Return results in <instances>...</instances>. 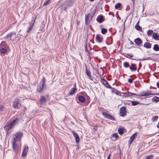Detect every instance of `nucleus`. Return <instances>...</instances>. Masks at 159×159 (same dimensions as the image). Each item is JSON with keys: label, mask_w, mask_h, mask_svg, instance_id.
I'll return each instance as SVG.
<instances>
[{"label": "nucleus", "mask_w": 159, "mask_h": 159, "mask_svg": "<svg viewBox=\"0 0 159 159\" xmlns=\"http://www.w3.org/2000/svg\"><path fill=\"white\" fill-rule=\"evenodd\" d=\"M39 102L40 105H43L44 104L47 102V100L45 97L43 96H41Z\"/></svg>", "instance_id": "nucleus-13"}, {"label": "nucleus", "mask_w": 159, "mask_h": 159, "mask_svg": "<svg viewBox=\"0 0 159 159\" xmlns=\"http://www.w3.org/2000/svg\"><path fill=\"white\" fill-rule=\"evenodd\" d=\"M15 34V33L14 32H12L10 33H9L8 34H7V36L5 37V38H11L12 36V35L13 34Z\"/></svg>", "instance_id": "nucleus-32"}, {"label": "nucleus", "mask_w": 159, "mask_h": 159, "mask_svg": "<svg viewBox=\"0 0 159 159\" xmlns=\"http://www.w3.org/2000/svg\"><path fill=\"white\" fill-rule=\"evenodd\" d=\"M23 136V132L20 131L18 132L13 134V139H21Z\"/></svg>", "instance_id": "nucleus-5"}, {"label": "nucleus", "mask_w": 159, "mask_h": 159, "mask_svg": "<svg viewBox=\"0 0 159 159\" xmlns=\"http://www.w3.org/2000/svg\"><path fill=\"white\" fill-rule=\"evenodd\" d=\"M128 82L130 83H132L133 82V79L131 78H129L128 80Z\"/></svg>", "instance_id": "nucleus-54"}, {"label": "nucleus", "mask_w": 159, "mask_h": 159, "mask_svg": "<svg viewBox=\"0 0 159 159\" xmlns=\"http://www.w3.org/2000/svg\"><path fill=\"white\" fill-rule=\"evenodd\" d=\"M134 140H129V142H128V147H129V148L130 147V145H131V143H132V142L134 141Z\"/></svg>", "instance_id": "nucleus-45"}, {"label": "nucleus", "mask_w": 159, "mask_h": 159, "mask_svg": "<svg viewBox=\"0 0 159 159\" xmlns=\"http://www.w3.org/2000/svg\"><path fill=\"white\" fill-rule=\"evenodd\" d=\"M153 32V31L152 30H149L147 31V34L148 36H151Z\"/></svg>", "instance_id": "nucleus-35"}, {"label": "nucleus", "mask_w": 159, "mask_h": 159, "mask_svg": "<svg viewBox=\"0 0 159 159\" xmlns=\"http://www.w3.org/2000/svg\"><path fill=\"white\" fill-rule=\"evenodd\" d=\"M36 17H33L32 18V20L29 22V25L33 27L34 24Z\"/></svg>", "instance_id": "nucleus-20"}, {"label": "nucleus", "mask_w": 159, "mask_h": 159, "mask_svg": "<svg viewBox=\"0 0 159 159\" xmlns=\"http://www.w3.org/2000/svg\"><path fill=\"white\" fill-rule=\"evenodd\" d=\"M18 121L19 119L18 118H17L12 121H10L8 122L10 124V125H11L12 128H13L17 124Z\"/></svg>", "instance_id": "nucleus-9"}, {"label": "nucleus", "mask_w": 159, "mask_h": 159, "mask_svg": "<svg viewBox=\"0 0 159 159\" xmlns=\"http://www.w3.org/2000/svg\"><path fill=\"white\" fill-rule=\"evenodd\" d=\"M107 30L106 28H103L102 29L101 33L103 34H105L107 32Z\"/></svg>", "instance_id": "nucleus-37"}, {"label": "nucleus", "mask_w": 159, "mask_h": 159, "mask_svg": "<svg viewBox=\"0 0 159 159\" xmlns=\"http://www.w3.org/2000/svg\"><path fill=\"white\" fill-rule=\"evenodd\" d=\"M127 56L130 57H133L134 56L131 53H127L126 56H125L127 58H128Z\"/></svg>", "instance_id": "nucleus-48"}, {"label": "nucleus", "mask_w": 159, "mask_h": 159, "mask_svg": "<svg viewBox=\"0 0 159 159\" xmlns=\"http://www.w3.org/2000/svg\"><path fill=\"white\" fill-rule=\"evenodd\" d=\"M67 8V7H66V6L63 7L62 8V9L66 11V10Z\"/></svg>", "instance_id": "nucleus-59"}, {"label": "nucleus", "mask_w": 159, "mask_h": 159, "mask_svg": "<svg viewBox=\"0 0 159 159\" xmlns=\"http://www.w3.org/2000/svg\"><path fill=\"white\" fill-rule=\"evenodd\" d=\"M151 95H152V93L151 92L148 91L142 92L140 94L138 95V96L139 97H147L148 96Z\"/></svg>", "instance_id": "nucleus-12"}, {"label": "nucleus", "mask_w": 159, "mask_h": 159, "mask_svg": "<svg viewBox=\"0 0 159 159\" xmlns=\"http://www.w3.org/2000/svg\"><path fill=\"white\" fill-rule=\"evenodd\" d=\"M96 41L99 43L102 42V41L103 40V38L101 37L98 34L96 35Z\"/></svg>", "instance_id": "nucleus-19"}, {"label": "nucleus", "mask_w": 159, "mask_h": 159, "mask_svg": "<svg viewBox=\"0 0 159 159\" xmlns=\"http://www.w3.org/2000/svg\"><path fill=\"white\" fill-rule=\"evenodd\" d=\"M101 82L107 88H111V87L104 78L102 79L101 80Z\"/></svg>", "instance_id": "nucleus-10"}, {"label": "nucleus", "mask_w": 159, "mask_h": 159, "mask_svg": "<svg viewBox=\"0 0 159 159\" xmlns=\"http://www.w3.org/2000/svg\"><path fill=\"white\" fill-rule=\"evenodd\" d=\"M131 102V103L132 105L134 106H136L140 103L137 101H130Z\"/></svg>", "instance_id": "nucleus-30"}, {"label": "nucleus", "mask_w": 159, "mask_h": 159, "mask_svg": "<svg viewBox=\"0 0 159 159\" xmlns=\"http://www.w3.org/2000/svg\"><path fill=\"white\" fill-rule=\"evenodd\" d=\"M74 0H66L65 2V4L67 7L72 6L74 4Z\"/></svg>", "instance_id": "nucleus-8"}, {"label": "nucleus", "mask_w": 159, "mask_h": 159, "mask_svg": "<svg viewBox=\"0 0 159 159\" xmlns=\"http://www.w3.org/2000/svg\"><path fill=\"white\" fill-rule=\"evenodd\" d=\"M129 69L132 71H136L137 69L136 65L135 64H131V66L129 67Z\"/></svg>", "instance_id": "nucleus-18"}, {"label": "nucleus", "mask_w": 159, "mask_h": 159, "mask_svg": "<svg viewBox=\"0 0 159 159\" xmlns=\"http://www.w3.org/2000/svg\"><path fill=\"white\" fill-rule=\"evenodd\" d=\"M77 90L76 88H72L68 93L70 95H72L74 94L76 91Z\"/></svg>", "instance_id": "nucleus-21"}, {"label": "nucleus", "mask_w": 159, "mask_h": 159, "mask_svg": "<svg viewBox=\"0 0 159 159\" xmlns=\"http://www.w3.org/2000/svg\"><path fill=\"white\" fill-rule=\"evenodd\" d=\"M20 102V101L18 98H15L13 101L12 107L16 109H19V107L21 106Z\"/></svg>", "instance_id": "nucleus-3"}, {"label": "nucleus", "mask_w": 159, "mask_h": 159, "mask_svg": "<svg viewBox=\"0 0 159 159\" xmlns=\"http://www.w3.org/2000/svg\"><path fill=\"white\" fill-rule=\"evenodd\" d=\"M138 135L137 132H136L133 134V135L130 137V139H134L136 138L137 136Z\"/></svg>", "instance_id": "nucleus-33"}, {"label": "nucleus", "mask_w": 159, "mask_h": 159, "mask_svg": "<svg viewBox=\"0 0 159 159\" xmlns=\"http://www.w3.org/2000/svg\"><path fill=\"white\" fill-rule=\"evenodd\" d=\"M112 137L114 138H115L116 139L118 138V135L117 133H114L112 135Z\"/></svg>", "instance_id": "nucleus-44"}, {"label": "nucleus", "mask_w": 159, "mask_h": 159, "mask_svg": "<svg viewBox=\"0 0 159 159\" xmlns=\"http://www.w3.org/2000/svg\"><path fill=\"white\" fill-rule=\"evenodd\" d=\"M102 114L103 116L104 117L108 119H109L112 120H115V119L110 114L105 112L102 113Z\"/></svg>", "instance_id": "nucleus-6"}, {"label": "nucleus", "mask_w": 159, "mask_h": 159, "mask_svg": "<svg viewBox=\"0 0 159 159\" xmlns=\"http://www.w3.org/2000/svg\"><path fill=\"white\" fill-rule=\"evenodd\" d=\"M158 116H154L152 118V120L153 122L156 121L158 120Z\"/></svg>", "instance_id": "nucleus-34"}, {"label": "nucleus", "mask_w": 159, "mask_h": 159, "mask_svg": "<svg viewBox=\"0 0 159 159\" xmlns=\"http://www.w3.org/2000/svg\"><path fill=\"white\" fill-rule=\"evenodd\" d=\"M116 91V92H115V93L116 95H120V96H121V95L120 94L119 95V93H120V92L119 91H117V90H115Z\"/></svg>", "instance_id": "nucleus-51"}, {"label": "nucleus", "mask_w": 159, "mask_h": 159, "mask_svg": "<svg viewBox=\"0 0 159 159\" xmlns=\"http://www.w3.org/2000/svg\"><path fill=\"white\" fill-rule=\"evenodd\" d=\"M135 29L138 30L142 31V28L139 25V21L136 23L135 25Z\"/></svg>", "instance_id": "nucleus-25"}, {"label": "nucleus", "mask_w": 159, "mask_h": 159, "mask_svg": "<svg viewBox=\"0 0 159 159\" xmlns=\"http://www.w3.org/2000/svg\"><path fill=\"white\" fill-rule=\"evenodd\" d=\"M118 131L120 135L123 134L124 133V130L122 128L119 129H118Z\"/></svg>", "instance_id": "nucleus-41"}, {"label": "nucleus", "mask_w": 159, "mask_h": 159, "mask_svg": "<svg viewBox=\"0 0 159 159\" xmlns=\"http://www.w3.org/2000/svg\"><path fill=\"white\" fill-rule=\"evenodd\" d=\"M28 148L27 145H25L24 149L23 150L22 153V156H25L26 155L27 152L28 151Z\"/></svg>", "instance_id": "nucleus-17"}, {"label": "nucleus", "mask_w": 159, "mask_h": 159, "mask_svg": "<svg viewBox=\"0 0 159 159\" xmlns=\"http://www.w3.org/2000/svg\"><path fill=\"white\" fill-rule=\"evenodd\" d=\"M19 140H14L11 143L13 149L15 152L18 150V143L20 142V141Z\"/></svg>", "instance_id": "nucleus-4"}, {"label": "nucleus", "mask_w": 159, "mask_h": 159, "mask_svg": "<svg viewBox=\"0 0 159 159\" xmlns=\"http://www.w3.org/2000/svg\"><path fill=\"white\" fill-rule=\"evenodd\" d=\"M96 10V9H95L94 11V12H93V14L92 15H91V16H90V17L91 18V19H90V20H91L93 18V17L94 16V15L95 13Z\"/></svg>", "instance_id": "nucleus-47"}, {"label": "nucleus", "mask_w": 159, "mask_h": 159, "mask_svg": "<svg viewBox=\"0 0 159 159\" xmlns=\"http://www.w3.org/2000/svg\"><path fill=\"white\" fill-rule=\"evenodd\" d=\"M9 47L5 41H2L0 44V54H5L7 53Z\"/></svg>", "instance_id": "nucleus-1"}, {"label": "nucleus", "mask_w": 159, "mask_h": 159, "mask_svg": "<svg viewBox=\"0 0 159 159\" xmlns=\"http://www.w3.org/2000/svg\"><path fill=\"white\" fill-rule=\"evenodd\" d=\"M76 146L77 147V148H76V150H78L79 148V144H78L77 145H76Z\"/></svg>", "instance_id": "nucleus-60"}, {"label": "nucleus", "mask_w": 159, "mask_h": 159, "mask_svg": "<svg viewBox=\"0 0 159 159\" xmlns=\"http://www.w3.org/2000/svg\"><path fill=\"white\" fill-rule=\"evenodd\" d=\"M85 50L86 52H89L88 50V49L87 43H86L85 44Z\"/></svg>", "instance_id": "nucleus-50"}, {"label": "nucleus", "mask_w": 159, "mask_h": 159, "mask_svg": "<svg viewBox=\"0 0 159 159\" xmlns=\"http://www.w3.org/2000/svg\"><path fill=\"white\" fill-rule=\"evenodd\" d=\"M46 80L44 76H43L42 79L40 81V83L37 87V91L40 93L43 91L44 85L45 84Z\"/></svg>", "instance_id": "nucleus-2"}, {"label": "nucleus", "mask_w": 159, "mask_h": 159, "mask_svg": "<svg viewBox=\"0 0 159 159\" xmlns=\"http://www.w3.org/2000/svg\"><path fill=\"white\" fill-rule=\"evenodd\" d=\"M154 157V155L152 154L149 156H147L145 159H152Z\"/></svg>", "instance_id": "nucleus-40"}, {"label": "nucleus", "mask_w": 159, "mask_h": 159, "mask_svg": "<svg viewBox=\"0 0 159 159\" xmlns=\"http://www.w3.org/2000/svg\"><path fill=\"white\" fill-rule=\"evenodd\" d=\"M121 93L124 94L125 97H128L129 96H131V92H128L126 93Z\"/></svg>", "instance_id": "nucleus-31"}, {"label": "nucleus", "mask_w": 159, "mask_h": 159, "mask_svg": "<svg viewBox=\"0 0 159 159\" xmlns=\"http://www.w3.org/2000/svg\"><path fill=\"white\" fill-rule=\"evenodd\" d=\"M143 47L147 48H151L152 44L148 42H146L144 43Z\"/></svg>", "instance_id": "nucleus-23"}, {"label": "nucleus", "mask_w": 159, "mask_h": 159, "mask_svg": "<svg viewBox=\"0 0 159 159\" xmlns=\"http://www.w3.org/2000/svg\"><path fill=\"white\" fill-rule=\"evenodd\" d=\"M153 49L155 51H159V45L157 44H155L154 45Z\"/></svg>", "instance_id": "nucleus-29"}, {"label": "nucleus", "mask_w": 159, "mask_h": 159, "mask_svg": "<svg viewBox=\"0 0 159 159\" xmlns=\"http://www.w3.org/2000/svg\"><path fill=\"white\" fill-rule=\"evenodd\" d=\"M71 132L74 137L75 138V139H80L79 136L78 134L76 133L75 131L72 130Z\"/></svg>", "instance_id": "nucleus-22"}, {"label": "nucleus", "mask_w": 159, "mask_h": 159, "mask_svg": "<svg viewBox=\"0 0 159 159\" xmlns=\"http://www.w3.org/2000/svg\"><path fill=\"white\" fill-rule=\"evenodd\" d=\"M78 98L80 102L82 103H83L85 101V97L82 96L80 95L78 97Z\"/></svg>", "instance_id": "nucleus-24"}, {"label": "nucleus", "mask_w": 159, "mask_h": 159, "mask_svg": "<svg viewBox=\"0 0 159 159\" xmlns=\"http://www.w3.org/2000/svg\"><path fill=\"white\" fill-rule=\"evenodd\" d=\"M70 124L72 125H74V123L72 122V121H71L70 123Z\"/></svg>", "instance_id": "nucleus-64"}, {"label": "nucleus", "mask_w": 159, "mask_h": 159, "mask_svg": "<svg viewBox=\"0 0 159 159\" xmlns=\"http://www.w3.org/2000/svg\"><path fill=\"white\" fill-rule=\"evenodd\" d=\"M50 0H47L46 1H45L43 4V5H47L48 4H49L50 3Z\"/></svg>", "instance_id": "nucleus-42"}, {"label": "nucleus", "mask_w": 159, "mask_h": 159, "mask_svg": "<svg viewBox=\"0 0 159 159\" xmlns=\"http://www.w3.org/2000/svg\"><path fill=\"white\" fill-rule=\"evenodd\" d=\"M111 156V154H109V155H108V157H107V159H110Z\"/></svg>", "instance_id": "nucleus-63"}, {"label": "nucleus", "mask_w": 159, "mask_h": 159, "mask_svg": "<svg viewBox=\"0 0 159 159\" xmlns=\"http://www.w3.org/2000/svg\"><path fill=\"white\" fill-rule=\"evenodd\" d=\"M80 94H82V96L84 97H86L87 96L86 93L85 92H80Z\"/></svg>", "instance_id": "nucleus-43"}, {"label": "nucleus", "mask_w": 159, "mask_h": 159, "mask_svg": "<svg viewBox=\"0 0 159 159\" xmlns=\"http://www.w3.org/2000/svg\"><path fill=\"white\" fill-rule=\"evenodd\" d=\"M91 14L90 13L88 14L85 15V24L86 25H88L90 20H89V19L90 18Z\"/></svg>", "instance_id": "nucleus-16"}, {"label": "nucleus", "mask_w": 159, "mask_h": 159, "mask_svg": "<svg viewBox=\"0 0 159 159\" xmlns=\"http://www.w3.org/2000/svg\"><path fill=\"white\" fill-rule=\"evenodd\" d=\"M4 128L7 134L8 133V131L10 129H13L8 122L7 123V124L4 126Z\"/></svg>", "instance_id": "nucleus-15"}, {"label": "nucleus", "mask_w": 159, "mask_h": 159, "mask_svg": "<svg viewBox=\"0 0 159 159\" xmlns=\"http://www.w3.org/2000/svg\"><path fill=\"white\" fill-rule=\"evenodd\" d=\"M104 20V17L102 15L98 16L96 19L97 21L99 23L102 22Z\"/></svg>", "instance_id": "nucleus-11"}, {"label": "nucleus", "mask_w": 159, "mask_h": 159, "mask_svg": "<svg viewBox=\"0 0 159 159\" xmlns=\"http://www.w3.org/2000/svg\"><path fill=\"white\" fill-rule=\"evenodd\" d=\"M108 14H109V15H112L113 16V17H114V14H113V13L112 12H111V11H110V12H109V13H108Z\"/></svg>", "instance_id": "nucleus-57"}, {"label": "nucleus", "mask_w": 159, "mask_h": 159, "mask_svg": "<svg viewBox=\"0 0 159 159\" xmlns=\"http://www.w3.org/2000/svg\"><path fill=\"white\" fill-rule=\"evenodd\" d=\"M152 100L153 102H157L159 101V98L157 96H154L152 98Z\"/></svg>", "instance_id": "nucleus-28"}, {"label": "nucleus", "mask_w": 159, "mask_h": 159, "mask_svg": "<svg viewBox=\"0 0 159 159\" xmlns=\"http://www.w3.org/2000/svg\"><path fill=\"white\" fill-rule=\"evenodd\" d=\"M130 9V6L129 5H128L127 6V8H126V11H129V9Z\"/></svg>", "instance_id": "nucleus-56"}, {"label": "nucleus", "mask_w": 159, "mask_h": 159, "mask_svg": "<svg viewBox=\"0 0 159 159\" xmlns=\"http://www.w3.org/2000/svg\"><path fill=\"white\" fill-rule=\"evenodd\" d=\"M121 4L120 3H118L116 4L115 5V7L116 9H118L121 6Z\"/></svg>", "instance_id": "nucleus-39"}, {"label": "nucleus", "mask_w": 159, "mask_h": 159, "mask_svg": "<svg viewBox=\"0 0 159 159\" xmlns=\"http://www.w3.org/2000/svg\"><path fill=\"white\" fill-rule=\"evenodd\" d=\"M108 41L111 42V43H112V38L111 36L107 38Z\"/></svg>", "instance_id": "nucleus-49"}, {"label": "nucleus", "mask_w": 159, "mask_h": 159, "mask_svg": "<svg viewBox=\"0 0 159 159\" xmlns=\"http://www.w3.org/2000/svg\"><path fill=\"white\" fill-rule=\"evenodd\" d=\"M85 70L86 75L88 76L89 78L91 79V73L89 70L87 69V67H86Z\"/></svg>", "instance_id": "nucleus-27"}, {"label": "nucleus", "mask_w": 159, "mask_h": 159, "mask_svg": "<svg viewBox=\"0 0 159 159\" xmlns=\"http://www.w3.org/2000/svg\"><path fill=\"white\" fill-rule=\"evenodd\" d=\"M152 37L153 38L156 40H159V36L156 33H154L153 34Z\"/></svg>", "instance_id": "nucleus-26"}, {"label": "nucleus", "mask_w": 159, "mask_h": 159, "mask_svg": "<svg viewBox=\"0 0 159 159\" xmlns=\"http://www.w3.org/2000/svg\"><path fill=\"white\" fill-rule=\"evenodd\" d=\"M4 108V107L2 105H0V111H2Z\"/></svg>", "instance_id": "nucleus-55"}, {"label": "nucleus", "mask_w": 159, "mask_h": 159, "mask_svg": "<svg viewBox=\"0 0 159 159\" xmlns=\"http://www.w3.org/2000/svg\"><path fill=\"white\" fill-rule=\"evenodd\" d=\"M134 42L139 47H140L143 43L142 40L139 38H138L134 39Z\"/></svg>", "instance_id": "nucleus-14"}, {"label": "nucleus", "mask_w": 159, "mask_h": 159, "mask_svg": "<svg viewBox=\"0 0 159 159\" xmlns=\"http://www.w3.org/2000/svg\"><path fill=\"white\" fill-rule=\"evenodd\" d=\"M45 27L44 24H42L40 26V30L42 31V30L43 29H44V27Z\"/></svg>", "instance_id": "nucleus-53"}, {"label": "nucleus", "mask_w": 159, "mask_h": 159, "mask_svg": "<svg viewBox=\"0 0 159 159\" xmlns=\"http://www.w3.org/2000/svg\"><path fill=\"white\" fill-rule=\"evenodd\" d=\"M85 100L87 101L86 102H87V104L89 103L90 102V98L88 96H87L86 97H85Z\"/></svg>", "instance_id": "nucleus-38"}, {"label": "nucleus", "mask_w": 159, "mask_h": 159, "mask_svg": "<svg viewBox=\"0 0 159 159\" xmlns=\"http://www.w3.org/2000/svg\"><path fill=\"white\" fill-rule=\"evenodd\" d=\"M120 116H124L126 115L125 107H122L120 108Z\"/></svg>", "instance_id": "nucleus-7"}, {"label": "nucleus", "mask_w": 159, "mask_h": 159, "mask_svg": "<svg viewBox=\"0 0 159 159\" xmlns=\"http://www.w3.org/2000/svg\"><path fill=\"white\" fill-rule=\"evenodd\" d=\"M131 59L132 60H136V61H138V60L144 61L145 60L148 59H146V58H144L143 59H135V58H131Z\"/></svg>", "instance_id": "nucleus-52"}, {"label": "nucleus", "mask_w": 159, "mask_h": 159, "mask_svg": "<svg viewBox=\"0 0 159 159\" xmlns=\"http://www.w3.org/2000/svg\"><path fill=\"white\" fill-rule=\"evenodd\" d=\"M129 63L128 62H125L123 63L124 67L126 68H128L129 66Z\"/></svg>", "instance_id": "nucleus-36"}, {"label": "nucleus", "mask_w": 159, "mask_h": 159, "mask_svg": "<svg viewBox=\"0 0 159 159\" xmlns=\"http://www.w3.org/2000/svg\"><path fill=\"white\" fill-rule=\"evenodd\" d=\"M157 85L158 88L159 89V81L157 82Z\"/></svg>", "instance_id": "nucleus-62"}, {"label": "nucleus", "mask_w": 159, "mask_h": 159, "mask_svg": "<svg viewBox=\"0 0 159 159\" xmlns=\"http://www.w3.org/2000/svg\"><path fill=\"white\" fill-rule=\"evenodd\" d=\"M139 69H140L141 67H142V65H141V62H140L139 63Z\"/></svg>", "instance_id": "nucleus-58"}, {"label": "nucleus", "mask_w": 159, "mask_h": 159, "mask_svg": "<svg viewBox=\"0 0 159 159\" xmlns=\"http://www.w3.org/2000/svg\"><path fill=\"white\" fill-rule=\"evenodd\" d=\"M32 26L29 25V27L27 28V33H29L30 32V31L32 29Z\"/></svg>", "instance_id": "nucleus-46"}, {"label": "nucleus", "mask_w": 159, "mask_h": 159, "mask_svg": "<svg viewBox=\"0 0 159 159\" xmlns=\"http://www.w3.org/2000/svg\"><path fill=\"white\" fill-rule=\"evenodd\" d=\"M139 95V94H138V95ZM133 95L138 96V94H137L135 93H131V96H132Z\"/></svg>", "instance_id": "nucleus-61"}]
</instances>
